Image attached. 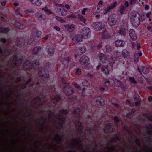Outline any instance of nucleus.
Returning a JSON list of instances; mask_svg holds the SVG:
<instances>
[{
  "instance_id": "nucleus-18",
  "label": "nucleus",
  "mask_w": 152,
  "mask_h": 152,
  "mask_svg": "<svg viewBox=\"0 0 152 152\" xmlns=\"http://www.w3.org/2000/svg\"><path fill=\"white\" fill-rule=\"evenodd\" d=\"M122 55L124 58H127L129 56V52L126 49H124L122 50Z\"/></svg>"
},
{
  "instance_id": "nucleus-10",
  "label": "nucleus",
  "mask_w": 152,
  "mask_h": 152,
  "mask_svg": "<svg viewBox=\"0 0 152 152\" xmlns=\"http://www.w3.org/2000/svg\"><path fill=\"white\" fill-rule=\"evenodd\" d=\"M114 124H108L105 125L104 130L105 132H109L111 131V129H112L114 127Z\"/></svg>"
},
{
  "instance_id": "nucleus-56",
  "label": "nucleus",
  "mask_w": 152,
  "mask_h": 152,
  "mask_svg": "<svg viewBox=\"0 0 152 152\" xmlns=\"http://www.w3.org/2000/svg\"><path fill=\"white\" fill-rule=\"evenodd\" d=\"M148 100L149 101H151L152 100V97L150 96L148 97Z\"/></svg>"
},
{
  "instance_id": "nucleus-46",
  "label": "nucleus",
  "mask_w": 152,
  "mask_h": 152,
  "mask_svg": "<svg viewBox=\"0 0 152 152\" xmlns=\"http://www.w3.org/2000/svg\"><path fill=\"white\" fill-rule=\"evenodd\" d=\"M74 86L76 88H77L78 90H79L81 89V88L77 84H75L74 85Z\"/></svg>"
},
{
  "instance_id": "nucleus-43",
  "label": "nucleus",
  "mask_w": 152,
  "mask_h": 152,
  "mask_svg": "<svg viewBox=\"0 0 152 152\" xmlns=\"http://www.w3.org/2000/svg\"><path fill=\"white\" fill-rule=\"evenodd\" d=\"M76 125L77 126L80 127L81 126V123L80 121H77V122L76 123Z\"/></svg>"
},
{
  "instance_id": "nucleus-47",
  "label": "nucleus",
  "mask_w": 152,
  "mask_h": 152,
  "mask_svg": "<svg viewBox=\"0 0 152 152\" xmlns=\"http://www.w3.org/2000/svg\"><path fill=\"white\" fill-rule=\"evenodd\" d=\"M129 5V3L127 1H126L125 2L124 6L126 7H128Z\"/></svg>"
},
{
  "instance_id": "nucleus-37",
  "label": "nucleus",
  "mask_w": 152,
  "mask_h": 152,
  "mask_svg": "<svg viewBox=\"0 0 152 152\" xmlns=\"http://www.w3.org/2000/svg\"><path fill=\"white\" fill-rule=\"evenodd\" d=\"M61 15L63 16H65L66 15V11L64 10H63L61 12Z\"/></svg>"
},
{
  "instance_id": "nucleus-2",
  "label": "nucleus",
  "mask_w": 152,
  "mask_h": 152,
  "mask_svg": "<svg viewBox=\"0 0 152 152\" xmlns=\"http://www.w3.org/2000/svg\"><path fill=\"white\" fill-rule=\"evenodd\" d=\"M92 26L93 29L96 31H99L104 27V24L100 22L94 23Z\"/></svg>"
},
{
  "instance_id": "nucleus-50",
  "label": "nucleus",
  "mask_w": 152,
  "mask_h": 152,
  "mask_svg": "<svg viewBox=\"0 0 152 152\" xmlns=\"http://www.w3.org/2000/svg\"><path fill=\"white\" fill-rule=\"evenodd\" d=\"M60 99V98L58 96H56L55 98H54V99L56 100V101H58L59 99Z\"/></svg>"
},
{
  "instance_id": "nucleus-6",
  "label": "nucleus",
  "mask_w": 152,
  "mask_h": 152,
  "mask_svg": "<svg viewBox=\"0 0 152 152\" xmlns=\"http://www.w3.org/2000/svg\"><path fill=\"white\" fill-rule=\"evenodd\" d=\"M72 39L74 44H77L79 42L83 41V37L80 35H76L73 37Z\"/></svg>"
},
{
  "instance_id": "nucleus-11",
  "label": "nucleus",
  "mask_w": 152,
  "mask_h": 152,
  "mask_svg": "<svg viewBox=\"0 0 152 152\" xmlns=\"http://www.w3.org/2000/svg\"><path fill=\"white\" fill-rule=\"evenodd\" d=\"M99 57L100 60L103 63H105L107 61V58L104 54L100 53L99 54Z\"/></svg>"
},
{
  "instance_id": "nucleus-64",
  "label": "nucleus",
  "mask_w": 152,
  "mask_h": 152,
  "mask_svg": "<svg viewBox=\"0 0 152 152\" xmlns=\"http://www.w3.org/2000/svg\"><path fill=\"white\" fill-rule=\"evenodd\" d=\"M2 41L4 43L5 42H6V39H2Z\"/></svg>"
},
{
  "instance_id": "nucleus-7",
  "label": "nucleus",
  "mask_w": 152,
  "mask_h": 152,
  "mask_svg": "<svg viewBox=\"0 0 152 152\" xmlns=\"http://www.w3.org/2000/svg\"><path fill=\"white\" fill-rule=\"evenodd\" d=\"M117 4L116 1H115L112 4L109 6L107 8L105 9L104 11V14H105L108 12H110L111 10H113Z\"/></svg>"
},
{
  "instance_id": "nucleus-54",
  "label": "nucleus",
  "mask_w": 152,
  "mask_h": 152,
  "mask_svg": "<svg viewBox=\"0 0 152 152\" xmlns=\"http://www.w3.org/2000/svg\"><path fill=\"white\" fill-rule=\"evenodd\" d=\"M149 6L148 5H146L145 7V9L146 10H148L149 9Z\"/></svg>"
},
{
  "instance_id": "nucleus-62",
  "label": "nucleus",
  "mask_w": 152,
  "mask_h": 152,
  "mask_svg": "<svg viewBox=\"0 0 152 152\" xmlns=\"http://www.w3.org/2000/svg\"><path fill=\"white\" fill-rule=\"evenodd\" d=\"M5 4H6L5 2H2L1 3V5L3 6H4Z\"/></svg>"
},
{
  "instance_id": "nucleus-22",
  "label": "nucleus",
  "mask_w": 152,
  "mask_h": 152,
  "mask_svg": "<svg viewBox=\"0 0 152 152\" xmlns=\"http://www.w3.org/2000/svg\"><path fill=\"white\" fill-rule=\"evenodd\" d=\"M37 17L38 19L40 20H43L45 18V15L42 14H39L37 15Z\"/></svg>"
},
{
  "instance_id": "nucleus-24",
  "label": "nucleus",
  "mask_w": 152,
  "mask_h": 152,
  "mask_svg": "<svg viewBox=\"0 0 152 152\" xmlns=\"http://www.w3.org/2000/svg\"><path fill=\"white\" fill-rule=\"evenodd\" d=\"M142 72L144 74H147L148 73V70L146 67H142Z\"/></svg>"
},
{
  "instance_id": "nucleus-17",
  "label": "nucleus",
  "mask_w": 152,
  "mask_h": 152,
  "mask_svg": "<svg viewBox=\"0 0 152 152\" xmlns=\"http://www.w3.org/2000/svg\"><path fill=\"white\" fill-rule=\"evenodd\" d=\"M124 42L122 40H117L115 42V44L116 46L121 47L124 45Z\"/></svg>"
},
{
  "instance_id": "nucleus-16",
  "label": "nucleus",
  "mask_w": 152,
  "mask_h": 152,
  "mask_svg": "<svg viewBox=\"0 0 152 152\" xmlns=\"http://www.w3.org/2000/svg\"><path fill=\"white\" fill-rule=\"evenodd\" d=\"M78 18L81 22H83L84 23H87V19L83 16L80 15H78Z\"/></svg>"
},
{
  "instance_id": "nucleus-5",
  "label": "nucleus",
  "mask_w": 152,
  "mask_h": 152,
  "mask_svg": "<svg viewBox=\"0 0 152 152\" xmlns=\"http://www.w3.org/2000/svg\"><path fill=\"white\" fill-rule=\"evenodd\" d=\"M94 101L96 104L99 105H102L104 104V100L101 96H95L94 99Z\"/></svg>"
},
{
  "instance_id": "nucleus-35",
  "label": "nucleus",
  "mask_w": 152,
  "mask_h": 152,
  "mask_svg": "<svg viewBox=\"0 0 152 152\" xmlns=\"http://www.w3.org/2000/svg\"><path fill=\"white\" fill-rule=\"evenodd\" d=\"M81 72V69L79 68H77L76 69L75 74L77 75H79Z\"/></svg>"
},
{
  "instance_id": "nucleus-58",
  "label": "nucleus",
  "mask_w": 152,
  "mask_h": 152,
  "mask_svg": "<svg viewBox=\"0 0 152 152\" xmlns=\"http://www.w3.org/2000/svg\"><path fill=\"white\" fill-rule=\"evenodd\" d=\"M15 23V25H16V26L19 27V25H18V24H20V23H18V22H16V23Z\"/></svg>"
},
{
  "instance_id": "nucleus-1",
  "label": "nucleus",
  "mask_w": 152,
  "mask_h": 152,
  "mask_svg": "<svg viewBox=\"0 0 152 152\" xmlns=\"http://www.w3.org/2000/svg\"><path fill=\"white\" fill-rule=\"evenodd\" d=\"M130 22L134 26H137L140 23V15L137 11L132 12L130 16Z\"/></svg>"
},
{
  "instance_id": "nucleus-19",
  "label": "nucleus",
  "mask_w": 152,
  "mask_h": 152,
  "mask_svg": "<svg viewBox=\"0 0 152 152\" xmlns=\"http://www.w3.org/2000/svg\"><path fill=\"white\" fill-rule=\"evenodd\" d=\"M86 50V48L84 47H82L80 48L78 50V53L81 55L85 52Z\"/></svg>"
},
{
  "instance_id": "nucleus-26",
  "label": "nucleus",
  "mask_w": 152,
  "mask_h": 152,
  "mask_svg": "<svg viewBox=\"0 0 152 152\" xmlns=\"http://www.w3.org/2000/svg\"><path fill=\"white\" fill-rule=\"evenodd\" d=\"M106 52L107 53H110L111 51V49L110 45H107L106 46Z\"/></svg>"
},
{
  "instance_id": "nucleus-48",
  "label": "nucleus",
  "mask_w": 152,
  "mask_h": 152,
  "mask_svg": "<svg viewBox=\"0 0 152 152\" xmlns=\"http://www.w3.org/2000/svg\"><path fill=\"white\" fill-rule=\"evenodd\" d=\"M65 7L67 10H69L70 8V7L69 5L67 4H65Z\"/></svg>"
},
{
  "instance_id": "nucleus-44",
  "label": "nucleus",
  "mask_w": 152,
  "mask_h": 152,
  "mask_svg": "<svg viewBox=\"0 0 152 152\" xmlns=\"http://www.w3.org/2000/svg\"><path fill=\"white\" fill-rule=\"evenodd\" d=\"M54 28L58 31H59L60 30V28L57 26H54Z\"/></svg>"
},
{
  "instance_id": "nucleus-25",
  "label": "nucleus",
  "mask_w": 152,
  "mask_h": 152,
  "mask_svg": "<svg viewBox=\"0 0 152 152\" xmlns=\"http://www.w3.org/2000/svg\"><path fill=\"white\" fill-rule=\"evenodd\" d=\"M129 79L132 83L134 84H136L137 82L133 77H129Z\"/></svg>"
},
{
  "instance_id": "nucleus-30",
  "label": "nucleus",
  "mask_w": 152,
  "mask_h": 152,
  "mask_svg": "<svg viewBox=\"0 0 152 152\" xmlns=\"http://www.w3.org/2000/svg\"><path fill=\"white\" fill-rule=\"evenodd\" d=\"M135 98H136L137 99L138 101H140V99L139 96L138 95H137L135 96ZM140 104L139 101L136 102L135 103V105L137 106H138Z\"/></svg>"
},
{
  "instance_id": "nucleus-31",
  "label": "nucleus",
  "mask_w": 152,
  "mask_h": 152,
  "mask_svg": "<svg viewBox=\"0 0 152 152\" xmlns=\"http://www.w3.org/2000/svg\"><path fill=\"white\" fill-rule=\"evenodd\" d=\"M40 50V48L39 47H36L33 50V52L36 53H37Z\"/></svg>"
},
{
  "instance_id": "nucleus-23",
  "label": "nucleus",
  "mask_w": 152,
  "mask_h": 152,
  "mask_svg": "<svg viewBox=\"0 0 152 152\" xmlns=\"http://www.w3.org/2000/svg\"><path fill=\"white\" fill-rule=\"evenodd\" d=\"M126 30L125 28H121L120 30L119 33L121 35H124L126 34Z\"/></svg>"
},
{
  "instance_id": "nucleus-42",
  "label": "nucleus",
  "mask_w": 152,
  "mask_h": 152,
  "mask_svg": "<svg viewBox=\"0 0 152 152\" xmlns=\"http://www.w3.org/2000/svg\"><path fill=\"white\" fill-rule=\"evenodd\" d=\"M67 18H76V16L75 15H74L72 13V14H71L70 15H69L68 16H67Z\"/></svg>"
},
{
  "instance_id": "nucleus-9",
  "label": "nucleus",
  "mask_w": 152,
  "mask_h": 152,
  "mask_svg": "<svg viewBox=\"0 0 152 152\" xmlns=\"http://www.w3.org/2000/svg\"><path fill=\"white\" fill-rule=\"evenodd\" d=\"M129 35L130 37L132 40H136L137 39V36L135 31L133 29H131L129 31Z\"/></svg>"
},
{
  "instance_id": "nucleus-29",
  "label": "nucleus",
  "mask_w": 152,
  "mask_h": 152,
  "mask_svg": "<svg viewBox=\"0 0 152 152\" xmlns=\"http://www.w3.org/2000/svg\"><path fill=\"white\" fill-rule=\"evenodd\" d=\"M115 58L112 57L110 60V66L113 65L115 63Z\"/></svg>"
},
{
  "instance_id": "nucleus-12",
  "label": "nucleus",
  "mask_w": 152,
  "mask_h": 152,
  "mask_svg": "<svg viewBox=\"0 0 152 152\" xmlns=\"http://www.w3.org/2000/svg\"><path fill=\"white\" fill-rule=\"evenodd\" d=\"M66 29L69 32H71L73 31L75 28V25L73 24H67L64 25Z\"/></svg>"
},
{
  "instance_id": "nucleus-45",
  "label": "nucleus",
  "mask_w": 152,
  "mask_h": 152,
  "mask_svg": "<svg viewBox=\"0 0 152 152\" xmlns=\"http://www.w3.org/2000/svg\"><path fill=\"white\" fill-rule=\"evenodd\" d=\"M80 111V109L79 108H77L76 110L75 111V113L76 114L77 113H79Z\"/></svg>"
},
{
  "instance_id": "nucleus-32",
  "label": "nucleus",
  "mask_w": 152,
  "mask_h": 152,
  "mask_svg": "<svg viewBox=\"0 0 152 152\" xmlns=\"http://www.w3.org/2000/svg\"><path fill=\"white\" fill-rule=\"evenodd\" d=\"M56 18L57 20L60 21L61 22H64L65 21V20H63L62 18L60 17L56 16Z\"/></svg>"
},
{
  "instance_id": "nucleus-34",
  "label": "nucleus",
  "mask_w": 152,
  "mask_h": 152,
  "mask_svg": "<svg viewBox=\"0 0 152 152\" xmlns=\"http://www.w3.org/2000/svg\"><path fill=\"white\" fill-rule=\"evenodd\" d=\"M43 72H39V75H40V76L42 75V77H43L44 78H47V77H48L49 75H48V74H45L44 75V74L43 73V75H41V73H42Z\"/></svg>"
},
{
  "instance_id": "nucleus-14",
  "label": "nucleus",
  "mask_w": 152,
  "mask_h": 152,
  "mask_svg": "<svg viewBox=\"0 0 152 152\" xmlns=\"http://www.w3.org/2000/svg\"><path fill=\"white\" fill-rule=\"evenodd\" d=\"M102 71L105 74H108L109 73V69L107 65H103L101 67Z\"/></svg>"
},
{
  "instance_id": "nucleus-36",
  "label": "nucleus",
  "mask_w": 152,
  "mask_h": 152,
  "mask_svg": "<svg viewBox=\"0 0 152 152\" xmlns=\"http://www.w3.org/2000/svg\"><path fill=\"white\" fill-rule=\"evenodd\" d=\"M31 64L30 63V61H28L25 63L24 64V67L25 68L26 67V66L27 65L28 66H30Z\"/></svg>"
},
{
  "instance_id": "nucleus-51",
  "label": "nucleus",
  "mask_w": 152,
  "mask_h": 152,
  "mask_svg": "<svg viewBox=\"0 0 152 152\" xmlns=\"http://www.w3.org/2000/svg\"><path fill=\"white\" fill-rule=\"evenodd\" d=\"M141 48L140 44L138 43L137 44V48L138 50H139Z\"/></svg>"
},
{
  "instance_id": "nucleus-20",
  "label": "nucleus",
  "mask_w": 152,
  "mask_h": 152,
  "mask_svg": "<svg viewBox=\"0 0 152 152\" xmlns=\"http://www.w3.org/2000/svg\"><path fill=\"white\" fill-rule=\"evenodd\" d=\"M64 7L61 4H57L56 5V10L57 12H59L63 9Z\"/></svg>"
},
{
  "instance_id": "nucleus-38",
  "label": "nucleus",
  "mask_w": 152,
  "mask_h": 152,
  "mask_svg": "<svg viewBox=\"0 0 152 152\" xmlns=\"http://www.w3.org/2000/svg\"><path fill=\"white\" fill-rule=\"evenodd\" d=\"M104 84L105 85V86L107 87L110 86V82L108 80H107L106 81H105L104 82Z\"/></svg>"
},
{
  "instance_id": "nucleus-8",
  "label": "nucleus",
  "mask_w": 152,
  "mask_h": 152,
  "mask_svg": "<svg viewBox=\"0 0 152 152\" xmlns=\"http://www.w3.org/2000/svg\"><path fill=\"white\" fill-rule=\"evenodd\" d=\"M82 33L83 34L82 37H84V38H86L90 33V29L87 27H84L82 29Z\"/></svg>"
},
{
  "instance_id": "nucleus-55",
  "label": "nucleus",
  "mask_w": 152,
  "mask_h": 152,
  "mask_svg": "<svg viewBox=\"0 0 152 152\" xmlns=\"http://www.w3.org/2000/svg\"><path fill=\"white\" fill-rule=\"evenodd\" d=\"M151 13L149 12L148 13H147L146 14V16L148 18H149L150 17V15H151Z\"/></svg>"
},
{
  "instance_id": "nucleus-41",
  "label": "nucleus",
  "mask_w": 152,
  "mask_h": 152,
  "mask_svg": "<svg viewBox=\"0 0 152 152\" xmlns=\"http://www.w3.org/2000/svg\"><path fill=\"white\" fill-rule=\"evenodd\" d=\"M114 120L116 124H117V123L119 121V120L117 117L115 116L114 117Z\"/></svg>"
},
{
  "instance_id": "nucleus-21",
  "label": "nucleus",
  "mask_w": 152,
  "mask_h": 152,
  "mask_svg": "<svg viewBox=\"0 0 152 152\" xmlns=\"http://www.w3.org/2000/svg\"><path fill=\"white\" fill-rule=\"evenodd\" d=\"M48 49V54L51 55L53 54L54 50L52 47H49Z\"/></svg>"
},
{
  "instance_id": "nucleus-3",
  "label": "nucleus",
  "mask_w": 152,
  "mask_h": 152,
  "mask_svg": "<svg viewBox=\"0 0 152 152\" xmlns=\"http://www.w3.org/2000/svg\"><path fill=\"white\" fill-rule=\"evenodd\" d=\"M79 62L81 64L85 66H87L89 65V59L87 56H83L80 58Z\"/></svg>"
},
{
  "instance_id": "nucleus-40",
  "label": "nucleus",
  "mask_w": 152,
  "mask_h": 152,
  "mask_svg": "<svg viewBox=\"0 0 152 152\" xmlns=\"http://www.w3.org/2000/svg\"><path fill=\"white\" fill-rule=\"evenodd\" d=\"M137 0H130L129 3L131 5L134 4L136 2Z\"/></svg>"
},
{
  "instance_id": "nucleus-39",
  "label": "nucleus",
  "mask_w": 152,
  "mask_h": 152,
  "mask_svg": "<svg viewBox=\"0 0 152 152\" xmlns=\"http://www.w3.org/2000/svg\"><path fill=\"white\" fill-rule=\"evenodd\" d=\"M88 9L87 8H83L82 11V14L83 15H85L86 14V10H87Z\"/></svg>"
},
{
  "instance_id": "nucleus-63",
  "label": "nucleus",
  "mask_w": 152,
  "mask_h": 152,
  "mask_svg": "<svg viewBox=\"0 0 152 152\" xmlns=\"http://www.w3.org/2000/svg\"><path fill=\"white\" fill-rule=\"evenodd\" d=\"M65 60L67 62H68L69 61V58L68 57L66 58H65Z\"/></svg>"
},
{
  "instance_id": "nucleus-53",
  "label": "nucleus",
  "mask_w": 152,
  "mask_h": 152,
  "mask_svg": "<svg viewBox=\"0 0 152 152\" xmlns=\"http://www.w3.org/2000/svg\"><path fill=\"white\" fill-rule=\"evenodd\" d=\"M102 46V43H99L97 45V46H98V48H101V47Z\"/></svg>"
},
{
  "instance_id": "nucleus-27",
  "label": "nucleus",
  "mask_w": 152,
  "mask_h": 152,
  "mask_svg": "<svg viewBox=\"0 0 152 152\" xmlns=\"http://www.w3.org/2000/svg\"><path fill=\"white\" fill-rule=\"evenodd\" d=\"M9 29L7 28H0V32H7L9 31Z\"/></svg>"
},
{
  "instance_id": "nucleus-52",
  "label": "nucleus",
  "mask_w": 152,
  "mask_h": 152,
  "mask_svg": "<svg viewBox=\"0 0 152 152\" xmlns=\"http://www.w3.org/2000/svg\"><path fill=\"white\" fill-rule=\"evenodd\" d=\"M148 29L151 31H152V27L151 26H148Z\"/></svg>"
},
{
  "instance_id": "nucleus-13",
  "label": "nucleus",
  "mask_w": 152,
  "mask_h": 152,
  "mask_svg": "<svg viewBox=\"0 0 152 152\" xmlns=\"http://www.w3.org/2000/svg\"><path fill=\"white\" fill-rule=\"evenodd\" d=\"M63 91L67 95L71 94L74 92L72 88L70 87L64 88L63 89Z\"/></svg>"
},
{
  "instance_id": "nucleus-49",
  "label": "nucleus",
  "mask_w": 152,
  "mask_h": 152,
  "mask_svg": "<svg viewBox=\"0 0 152 152\" xmlns=\"http://www.w3.org/2000/svg\"><path fill=\"white\" fill-rule=\"evenodd\" d=\"M87 75H88V77L90 78H92V77L93 76L91 74H90L89 73H88Z\"/></svg>"
},
{
  "instance_id": "nucleus-57",
  "label": "nucleus",
  "mask_w": 152,
  "mask_h": 152,
  "mask_svg": "<svg viewBox=\"0 0 152 152\" xmlns=\"http://www.w3.org/2000/svg\"><path fill=\"white\" fill-rule=\"evenodd\" d=\"M99 89H100V90L101 91H104V88L101 86H100L99 87Z\"/></svg>"
},
{
  "instance_id": "nucleus-33",
  "label": "nucleus",
  "mask_w": 152,
  "mask_h": 152,
  "mask_svg": "<svg viewBox=\"0 0 152 152\" xmlns=\"http://www.w3.org/2000/svg\"><path fill=\"white\" fill-rule=\"evenodd\" d=\"M42 10H44L48 14H52V12H51L50 10L47 9V8L46 7L42 8Z\"/></svg>"
},
{
  "instance_id": "nucleus-60",
  "label": "nucleus",
  "mask_w": 152,
  "mask_h": 152,
  "mask_svg": "<svg viewBox=\"0 0 152 152\" xmlns=\"http://www.w3.org/2000/svg\"><path fill=\"white\" fill-rule=\"evenodd\" d=\"M14 57H15V58H14V60L15 61L16 60V59H17L18 57L16 56V55H15Z\"/></svg>"
},
{
  "instance_id": "nucleus-28",
  "label": "nucleus",
  "mask_w": 152,
  "mask_h": 152,
  "mask_svg": "<svg viewBox=\"0 0 152 152\" xmlns=\"http://www.w3.org/2000/svg\"><path fill=\"white\" fill-rule=\"evenodd\" d=\"M114 83L115 85L117 86H119L121 85V83L120 81L117 80H114Z\"/></svg>"
},
{
  "instance_id": "nucleus-59",
  "label": "nucleus",
  "mask_w": 152,
  "mask_h": 152,
  "mask_svg": "<svg viewBox=\"0 0 152 152\" xmlns=\"http://www.w3.org/2000/svg\"><path fill=\"white\" fill-rule=\"evenodd\" d=\"M19 10H18V9H17V10H16V11H15V13H16V14H18L19 13Z\"/></svg>"
},
{
  "instance_id": "nucleus-15",
  "label": "nucleus",
  "mask_w": 152,
  "mask_h": 152,
  "mask_svg": "<svg viewBox=\"0 0 152 152\" xmlns=\"http://www.w3.org/2000/svg\"><path fill=\"white\" fill-rule=\"evenodd\" d=\"M33 4L37 6H40L42 4L41 0H29Z\"/></svg>"
},
{
  "instance_id": "nucleus-4",
  "label": "nucleus",
  "mask_w": 152,
  "mask_h": 152,
  "mask_svg": "<svg viewBox=\"0 0 152 152\" xmlns=\"http://www.w3.org/2000/svg\"><path fill=\"white\" fill-rule=\"evenodd\" d=\"M117 20L114 16L111 15L109 16L108 18V23L109 25L112 27L114 25L116 22Z\"/></svg>"
},
{
  "instance_id": "nucleus-61",
  "label": "nucleus",
  "mask_w": 152,
  "mask_h": 152,
  "mask_svg": "<svg viewBox=\"0 0 152 152\" xmlns=\"http://www.w3.org/2000/svg\"><path fill=\"white\" fill-rule=\"evenodd\" d=\"M120 12L121 14H122L124 12V10H121V9H120Z\"/></svg>"
}]
</instances>
